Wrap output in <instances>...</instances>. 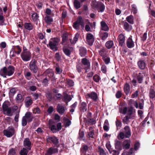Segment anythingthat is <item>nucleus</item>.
Returning <instances> with one entry per match:
<instances>
[{
    "label": "nucleus",
    "instance_id": "1",
    "mask_svg": "<svg viewBox=\"0 0 155 155\" xmlns=\"http://www.w3.org/2000/svg\"><path fill=\"white\" fill-rule=\"evenodd\" d=\"M60 120V117H54L49 120V129L52 133H56L61 130V123L59 122Z\"/></svg>",
    "mask_w": 155,
    "mask_h": 155
},
{
    "label": "nucleus",
    "instance_id": "2",
    "mask_svg": "<svg viewBox=\"0 0 155 155\" xmlns=\"http://www.w3.org/2000/svg\"><path fill=\"white\" fill-rule=\"evenodd\" d=\"M15 71V68L12 65L8 67H4L0 69V75L4 78H6V76H12Z\"/></svg>",
    "mask_w": 155,
    "mask_h": 155
},
{
    "label": "nucleus",
    "instance_id": "3",
    "mask_svg": "<svg viewBox=\"0 0 155 155\" xmlns=\"http://www.w3.org/2000/svg\"><path fill=\"white\" fill-rule=\"evenodd\" d=\"M59 43V40L57 38H52L49 41V43L47 45L48 47L50 48L54 51H56L58 50L57 45Z\"/></svg>",
    "mask_w": 155,
    "mask_h": 155
},
{
    "label": "nucleus",
    "instance_id": "4",
    "mask_svg": "<svg viewBox=\"0 0 155 155\" xmlns=\"http://www.w3.org/2000/svg\"><path fill=\"white\" fill-rule=\"evenodd\" d=\"M46 140L48 143L53 144L54 147L58 148L60 146L59 139L54 136H47L46 137Z\"/></svg>",
    "mask_w": 155,
    "mask_h": 155
},
{
    "label": "nucleus",
    "instance_id": "5",
    "mask_svg": "<svg viewBox=\"0 0 155 155\" xmlns=\"http://www.w3.org/2000/svg\"><path fill=\"white\" fill-rule=\"evenodd\" d=\"M29 68L34 73H36L39 70L37 61L35 59L31 60L29 64Z\"/></svg>",
    "mask_w": 155,
    "mask_h": 155
},
{
    "label": "nucleus",
    "instance_id": "6",
    "mask_svg": "<svg viewBox=\"0 0 155 155\" xmlns=\"http://www.w3.org/2000/svg\"><path fill=\"white\" fill-rule=\"evenodd\" d=\"M9 102L5 101L2 104V108L3 113L8 116L11 115V107H9Z\"/></svg>",
    "mask_w": 155,
    "mask_h": 155
},
{
    "label": "nucleus",
    "instance_id": "7",
    "mask_svg": "<svg viewBox=\"0 0 155 155\" xmlns=\"http://www.w3.org/2000/svg\"><path fill=\"white\" fill-rule=\"evenodd\" d=\"M91 6L94 9L99 8V11L98 12H103L105 8V6L104 4L101 2L97 3L94 2L92 3Z\"/></svg>",
    "mask_w": 155,
    "mask_h": 155
},
{
    "label": "nucleus",
    "instance_id": "8",
    "mask_svg": "<svg viewBox=\"0 0 155 155\" xmlns=\"http://www.w3.org/2000/svg\"><path fill=\"white\" fill-rule=\"evenodd\" d=\"M3 134L7 137H10L14 135L15 131L13 127H9L7 129L3 130Z\"/></svg>",
    "mask_w": 155,
    "mask_h": 155
},
{
    "label": "nucleus",
    "instance_id": "9",
    "mask_svg": "<svg viewBox=\"0 0 155 155\" xmlns=\"http://www.w3.org/2000/svg\"><path fill=\"white\" fill-rule=\"evenodd\" d=\"M45 74L48 79H51V81H54L55 80V76L54 71L50 69L47 70L45 72Z\"/></svg>",
    "mask_w": 155,
    "mask_h": 155
},
{
    "label": "nucleus",
    "instance_id": "10",
    "mask_svg": "<svg viewBox=\"0 0 155 155\" xmlns=\"http://www.w3.org/2000/svg\"><path fill=\"white\" fill-rule=\"evenodd\" d=\"M21 57L22 60L25 62L29 61L31 57V52L21 53Z\"/></svg>",
    "mask_w": 155,
    "mask_h": 155
},
{
    "label": "nucleus",
    "instance_id": "11",
    "mask_svg": "<svg viewBox=\"0 0 155 155\" xmlns=\"http://www.w3.org/2000/svg\"><path fill=\"white\" fill-rule=\"evenodd\" d=\"M74 49L72 47L69 46H64L63 48V51L64 54L67 56L70 57L71 52Z\"/></svg>",
    "mask_w": 155,
    "mask_h": 155
},
{
    "label": "nucleus",
    "instance_id": "12",
    "mask_svg": "<svg viewBox=\"0 0 155 155\" xmlns=\"http://www.w3.org/2000/svg\"><path fill=\"white\" fill-rule=\"evenodd\" d=\"M86 98H91L94 101L96 102L98 99L97 94L94 92H91L90 93L87 94L86 96Z\"/></svg>",
    "mask_w": 155,
    "mask_h": 155
},
{
    "label": "nucleus",
    "instance_id": "13",
    "mask_svg": "<svg viewBox=\"0 0 155 155\" xmlns=\"http://www.w3.org/2000/svg\"><path fill=\"white\" fill-rule=\"evenodd\" d=\"M81 64L83 65L84 67V69L88 70L90 69V62L89 60L86 58H84L81 60Z\"/></svg>",
    "mask_w": 155,
    "mask_h": 155
},
{
    "label": "nucleus",
    "instance_id": "14",
    "mask_svg": "<svg viewBox=\"0 0 155 155\" xmlns=\"http://www.w3.org/2000/svg\"><path fill=\"white\" fill-rule=\"evenodd\" d=\"M86 37V41L89 45L92 46L94 41V36L91 33H88Z\"/></svg>",
    "mask_w": 155,
    "mask_h": 155
},
{
    "label": "nucleus",
    "instance_id": "15",
    "mask_svg": "<svg viewBox=\"0 0 155 155\" xmlns=\"http://www.w3.org/2000/svg\"><path fill=\"white\" fill-rule=\"evenodd\" d=\"M11 115H15V116H19V113L20 112V109L17 106H14L11 108Z\"/></svg>",
    "mask_w": 155,
    "mask_h": 155
},
{
    "label": "nucleus",
    "instance_id": "16",
    "mask_svg": "<svg viewBox=\"0 0 155 155\" xmlns=\"http://www.w3.org/2000/svg\"><path fill=\"white\" fill-rule=\"evenodd\" d=\"M31 142L29 138H26L24 139L23 141V145L25 148L28 150H31Z\"/></svg>",
    "mask_w": 155,
    "mask_h": 155
},
{
    "label": "nucleus",
    "instance_id": "17",
    "mask_svg": "<svg viewBox=\"0 0 155 155\" xmlns=\"http://www.w3.org/2000/svg\"><path fill=\"white\" fill-rule=\"evenodd\" d=\"M58 148L51 147L47 150L45 155H52L55 153H58Z\"/></svg>",
    "mask_w": 155,
    "mask_h": 155
},
{
    "label": "nucleus",
    "instance_id": "18",
    "mask_svg": "<svg viewBox=\"0 0 155 155\" xmlns=\"http://www.w3.org/2000/svg\"><path fill=\"white\" fill-rule=\"evenodd\" d=\"M117 40L119 45L122 47L125 44V37L123 34H120L118 37Z\"/></svg>",
    "mask_w": 155,
    "mask_h": 155
},
{
    "label": "nucleus",
    "instance_id": "19",
    "mask_svg": "<svg viewBox=\"0 0 155 155\" xmlns=\"http://www.w3.org/2000/svg\"><path fill=\"white\" fill-rule=\"evenodd\" d=\"M21 48L19 46H14L11 49V50L10 52V54H11L12 51H13L15 54L19 55L21 53Z\"/></svg>",
    "mask_w": 155,
    "mask_h": 155
},
{
    "label": "nucleus",
    "instance_id": "20",
    "mask_svg": "<svg viewBox=\"0 0 155 155\" xmlns=\"http://www.w3.org/2000/svg\"><path fill=\"white\" fill-rule=\"evenodd\" d=\"M132 36L130 35L126 41L127 47L129 48H133L134 46V42L132 40Z\"/></svg>",
    "mask_w": 155,
    "mask_h": 155
},
{
    "label": "nucleus",
    "instance_id": "21",
    "mask_svg": "<svg viewBox=\"0 0 155 155\" xmlns=\"http://www.w3.org/2000/svg\"><path fill=\"white\" fill-rule=\"evenodd\" d=\"M88 117H87V118L85 117L83 118L84 121L85 123L91 125L95 124L96 123V120L95 119L90 118Z\"/></svg>",
    "mask_w": 155,
    "mask_h": 155
},
{
    "label": "nucleus",
    "instance_id": "22",
    "mask_svg": "<svg viewBox=\"0 0 155 155\" xmlns=\"http://www.w3.org/2000/svg\"><path fill=\"white\" fill-rule=\"evenodd\" d=\"M124 133L125 135V138H129L131 135V130L129 127L126 126L124 127Z\"/></svg>",
    "mask_w": 155,
    "mask_h": 155
},
{
    "label": "nucleus",
    "instance_id": "23",
    "mask_svg": "<svg viewBox=\"0 0 155 155\" xmlns=\"http://www.w3.org/2000/svg\"><path fill=\"white\" fill-rule=\"evenodd\" d=\"M33 117H23L22 120V125L25 126L27 124V122H30L32 120Z\"/></svg>",
    "mask_w": 155,
    "mask_h": 155
},
{
    "label": "nucleus",
    "instance_id": "24",
    "mask_svg": "<svg viewBox=\"0 0 155 155\" xmlns=\"http://www.w3.org/2000/svg\"><path fill=\"white\" fill-rule=\"evenodd\" d=\"M136 78L139 84H141L143 82V78L145 76L144 73H139L138 74H136Z\"/></svg>",
    "mask_w": 155,
    "mask_h": 155
},
{
    "label": "nucleus",
    "instance_id": "25",
    "mask_svg": "<svg viewBox=\"0 0 155 155\" xmlns=\"http://www.w3.org/2000/svg\"><path fill=\"white\" fill-rule=\"evenodd\" d=\"M101 31H108L109 30V28L106 23L104 21H102L101 22Z\"/></svg>",
    "mask_w": 155,
    "mask_h": 155
},
{
    "label": "nucleus",
    "instance_id": "26",
    "mask_svg": "<svg viewBox=\"0 0 155 155\" xmlns=\"http://www.w3.org/2000/svg\"><path fill=\"white\" fill-rule=\"evenodd\" d=\"M99 35L102 40L105 41L108 37L109 33L107 32H104L102 31H100Z\"/></svg>",
    "mask_w": 155,
    "mask_h": 155
},
{
    "label": "nucleus",
    "instance_id": "27",
    "mask_svg": "<svg viewBox=\"0 0 155 155\" xmlns=\"http://www.w3.org/2000/svg\"><path fill=\"white\" fill-rule=\"evenodd\" d=\"M57 110L59 113L62 114L65 111L66 108L64 106L59 104L57 105Z\"/></svg>",
    "mask_w": 155,
    "mask_h": 155
},
{
    "label": "nucleus",
    "instance_id": "28",
    "mask_svg": "<svg viewBox=\"0 0 155 155\" xmlns=\"http://www.w3.org/2000/svg\"><path fill=\"white\" fill-rule=\"evenodd\" d=\"M80 109L81 111L84 112L87 110V104L86 102H81L80 105Z\"/></svg>",
    "mask_w": 155,
    "mask_h": 155
},
{
    "label": "nucleus",
    "instance_id": "29",
    "mask_svg": "<svg viewBox=\"0 0 155 155\" xmlns=\"http://www.w3.org/2000/svg\"><path fill=\"white\" fill-rule=\"evenodd\" d=\"M124 148L129 149L130 146V140H126L124 141L123 143Z\"/></svg>",
    "mask_w": 155,
    "mask_h": 155
},
{
    "label": "nucleus",
    "instance_id": "30",
    "mask_svg": "<svg viewBox=\"0 0 155 155\" xmlns=\"http://www.w3.org/2000/svg\"><path fill=\"white\" fill-rule=\"evenodd\" d=\"M138 67L141 70L144 69L146 67L145 63L143 60H140L137 62Z\"/></svg>",
    "mask_w": 155,
    "mask_h": 155
},
{
    "label": "nucleus",
    "instance_id": "31",
    "mask_svg": "<svg viewBox=\"0 0 155 155\" xmlns=\"http://www.w3.org/2000/svg\"><path fill=\"white\" fill-rule=\"evenodd\" d=\"M44 20L45 23L48 25H50L53 21L52 18L50 16H47L45 17Z\"/></svg>",
    "mask_w": 155,
    "mask_h": 155
},
{
    "label": "nucleus",
    "instance_id": "32",
    "mask_svg": "<svg viewBox=\"0 0 155 155\" xmlns=\"http://www.w3.org/2000/svg\"><path fill=\"white\" fill-rule=\"evenodd\" d=\"M79 54L82 57H84L87 54V49L84 47H81L79 48Z\"/></svg>",
    "mask_w": 155,
    "mask_h": 155
},
{
    "label": "nucleus",
    "instance_id": "33",
    "mask_svg": "<svg viewBox=\"0 0 155 155\" xmlns=\"http://www.w3.org/2000/svg\"><path fill=\"white\" fill-rule=\"evenodd\" d=\"M75 22L79 24L82 28L84 27V21L81 16H79L78 17L76 21Z\"/></svg>",
    "mask_w": 155,
    "mask_h": 155
},
{
    "label": "nucleus",
    "instance_id": "34",
    "mask_svg": "<svg viewBox=\"0 0 155 155\" xmlns=\"http://www.w3.org/2000/svg\"><path fill=\"white\" fill-rule=\"evenodd\" d=\"M115 146L116 149L119 151H120L122 150V144L121 141L119 140L117 141L115 143Z\"/></svg>",
    "mask_w": 155,
    "mask_h": 155
},
{
    "label": "nucleus",
    "instance_id": "35",
    "mask_svg": "<svg viewBox=\"0 0 155 155\" xmlns=\"http://www.w3.org/2000/svg\"><path fill=\"white\" fill-rule=\"evenodd\" d=\"M124 91L126 95H128L130 92V86L129 84L126 83L124 85Z\"/></svg>",
    "mask_w": 155,
    "mask_h": 155
},
{
    "label": "nucleus",
    "instance_id": "36",
    "mask_svg": "<svg viewBox=\"0 0 155 155\" xmlns=\"http://www.w3.org/2000/svg\"><path fill=\"white\" fill-rule=\"evenodd\" d=\"M124 28L125 30L127 31H130L132 29V26L127 22H125L124 23Z\"/></svg>",
    "mask_w": 155,
    "mask_h": 155
},
{
    "label": "nucleus",
    "instance_id": "37",
    "mask_svg": "<svg viewBox=\"0 0 155 155\" xmlns=\"http://www.w3.org/2000/svg\"><path fill=\"white\" fill-rule=\"evenodd\" d=\"M63 122L65 127L69 126L71 124V122L70 120L67 118L66 117H64Z\"/></svg>",
    "mask_w": 155,
    "mask_h": 155
},
{
    "label": "nucleus",
    "instance_id": "38",
    "mask_svg": "<svg viewBox=\"0 0 155 155\" xmlns=\"http://www.w3.org/2000/svg\"><path fill=\"white\" fill-rule=\"evenodd\" d=\"M99 54L102 57V58L108 54L106 49L105 48H102L99 51Z\"/></svg>",
    "mask_w": 155,
    "mask_h": 155
},
{
    "label": "nucleus",
    "instance_id": "39",
    "mask_svg": "<svg viewBox=\"0 0 155 155\" xmlns=\"http://www.w3.org/2000/svg\"><path fill=\"white\" fill-rule=\"evenodd\" d=\"M3 12L2 8L0 7V25H3L4 21V18L3 15Z\"/></svg>",
    "mask_w": 155,
    "mask_h": 155
},
{
    "label": "nucleus",
    "instance_id": "40",
    "mask_svg": "<svg viewBox=\"0 0 155 155\" xmlns=\"http://www.w3.org/2000/svg\"><path fill=\"white\" fill-rule=\"evenodd\" d=\"M24 27L25 29L31 31L33 29V26L30 23L25 22L24 24Z\"/></svg>",
    "mask_w": 155,
    "mask_h": 155
},
{
    "label": "nucleus",
    "instance_id": "41",
    "mask_svg": "<svg viewBox=\"0 0 155 155\" xmlns=\"http://www.w3.org/2000/svg\"><path fill=\"white\" fill-rule=\"evenodd\" d=\"M135 112V110L132 106L129 107L127 108V114L128 115H131Z\"/></svg>",
    "mask_w": 155,
    "mask_h": 155
},
{
    "label": "nucleus",
    "instance_id": "42",
    "mask_svg": "<svg viewBox=\"0 0 155 155\" xmlns=\"http://www.w3.org/2000/svg\"><path fill=\"white\" fill-rule=\"evenodd\" d=\"M76 68L78 72L80 73L81 72L82 70L84 69V66L82 64L80 63H78L77 64L76 66Z\"/></svg>",
    "mask_w": 155,
    "mask_h": 155
},
{
    "label": "nucleus",
    "instance_id": "43",
    "mask_svg": "<svg viewBox=\"0 0 155 155\" xmlns=\"http://www.w3.org/2000/svg\"><path fill=\"white\" fill-rule=\"evenodd\" d=\"M38 14L36 12L33 13L31 15V18L33 21L34 22H36V24H37L38 20Z\"/></svg>",
    "mask_w": 155,
    "mask_h": 155
},
{
    "label": "nucleus",
    "instance_id": "44",
    "mask_svg": "<svg viewBox=\"0 0 155 155\" xmlns=\"http://www.w3.org/2000/svg\"><path fill=\"white\" fill-rule=\"evenodd\" d=\"M88 149V146L84 144L81 148V151L83 153L85 154Z\"/></svg>",
    "mask_w": 155,
    "mask_h": 155
},
{
    "label": "nucleus",
    "instance_id": "45",
    "mask_svg": "<svg viewBox=\"0 0 155 155\" xmlns=\"http://www.w3.org/2000/svg\"><path fill=\"white\" fill-rule=\"evenodd\" d=\"M149 97L152 99H153L155 97V91L154 89L150 88L149 90Z\"/></svg>",
    "mask_w": 155,
    "mask_h": 155
},
{
    "label": "nucleus",
    "instance_id": "46",
    "mask_svg": "<svg viewBox=\"0 0 155 155\" xmlns=\"http://www.w3.org/2000/svg\"><path fill=\"white\" fill-rule=\"evenodd\" d=\"M114 45V42L113 41H108L105 43V46L108 49L111 48Z\"/></svg>",
    "mask_w": 155,
    "mask_h": 155
},
{
    "label": "nucleus",
    "instance_id": "47",
    "mask_svg": "<svg viewBox=\"0 0 155 155\" xmlns=\"http://www.w3.org/2000/svg\"><path fill=\"white\" fill-rule=\"evenodd\" d=\"M126 20L128 22L131 24H133L134 23V17L132 15L127 16L126 18Z\"/></svg>",
    "mask_w": 155,
    "mask_h": 155
},
{
    "label": "nucleus",
    "instance_id": "48",
    "mask_svg": "<svg viewBox=\"0 0 155 155\" xmlns=\"http://www.w3.org/2000/svg\"><path fill=\"white\" fill-rule=\"evenodd\" d=\"M103 60L106 64H108L110 62V58L108 54L102 58Z\"/></svg>",
    "mask_w": 155,
    "mask_h": 155
},
{
    "label": "nucleus",
    "instance_id": "49",
    "mask_svg": "<svg viewBox=\"0 0 155 155\" xmlns=\"http://www.w3.org/2000/svg\"><path fill=\"white\" fill-rule=\"evenodd\" d=\"M15 100L17 103H21L23 101V100L21 94H18L15 98Z\"/></svg>",
    "mask_w": 155,
    "mask_h": 155
},
{
    "label": "nucleus",
    "instance_id": "50",
    "mask_svg": "<svg viewBox=\"0 0 155 155\" xmlns=\"http://www.w3.org/2000/svg\"><path fill=\"white\" fill-rule=\"evenodd\" d=\"M29 150H28L27 149L25 148H23V149L20 150V155H27Z\"/></svg>",
    "mask_w": 155,
    "mask_h": 155
},
{
    "label": "nucleus",
    "instance_id": "51",
    "mask_svg": "<svg viewBox=\"0 0 155 155\" xmlns=\"http://www.w3.org/2000/svg\"><path fill=\"white\" fill-rule=\"evenodd\" d=\"M74 7L77 9L81 7L80 2L78 0H74Z\"/></svg>",
    "mask_w": 155,
    "mask_h": 155
},
{
    "label": "nucleus",
    "instance_id": "52",
    "mask_svg": "<svg viewBox=\"0 0 155 155\" xmlns=\"http://www.w3.org/2000/svg\"><path fill=\"white\" fill-rule=\"evenodd\" d=\"M120 113L124 115L127 114V107H121L120 109Z\"/></svg>",
    "mask_w": 155,
    "mask_h": 155
},
{
    "label": "nucleus",
    "instance_id": "53",
    "mask_svg": "<svg viewBox=\"0 0 155 155\" xmlns=\"http://www.w3.org/2000/svg\"><path fill=\"white\" fill-rule=\"evenodd\" d=\"M50 81L49 79L46 77L42 81V83L43 85L45 87H47L48 84V81Z\"/></svg>",
    "mask_w": 155,
    "mask_h": 155
},
{
    "label": "nucleus",
    "instance_id": "54",
    "mask_svg": "<svg viewBox=\"0 0 155 155\" xmlns=\"http://www.w3.org/2000/svg\"><path fill=\"white\" fill-rule=\"evenodd\" d=\"M132 11L134 14H135L137 13V9L135 4H133L131 5Z\"/></svg>",
    "mask_w": 155,
    "mask_h": 155
},
{
    "label": "nucleus",
    "instance_id": "55",
    "mask_svg": "<svg viewBox=\"0 0 155 155\" xmlns=\"http://www.w3.org/2000/svg\"><path fill=\"white\" fill-rule=\"evenodd\" d=\"M133 117H124L123 120V122L124 124H127L129 122V119H133Z\"/></svg>",
    "mask_w": 155,
    "mask_h": 155
},
{
    "label": "nucleus",
    "instance_id": "56",
    "mask_svg": "<svg viewBox=\"0 0 155 155\" xmlns=\"http://www.w3.org/2000/svg\"><path fill=\"white\" fill-rule=\"evenodd\" d=\"M84 133L83 131L80 130L79 133V138L80 140H84V139H83L84 137Z\"/></svg>",
    "mask_w": 155,
    "mask_h": 155
},
{
    "label": "nucleus",
    "instance_id": "57",
    "mask_svg": "<svg viewBox=\"0 0 155 155\" xmlns=\"http://www.w3.org/2000/svg\"><path fill=\"white\" fill-rule=\"evenodd\" d=\"M31 74L30 72H26L25 74V78L28 80H30L31 78Z\"/></svg>",
    "mask_w": 155,
    "mask_h": 155
},
{
    "label": "nucleus",
    "instance_id": "58",
    "mask_svg": "<svg viewBox=\"0 0 155 155\" xmlns=\"http://www.w3.org/2000/svg\"><path fill=\"white\" fill-rule=\"evenodd\" d=\"M94 81L96 82H99L101 80L100 77L97 74L94 75L93 77Z\"/></svg>",
    "mask_w": 155,
    "mask_h": 155
},
{
    "label": "nucleus",
    "instance_id": "59",
    "mask_svg": "<svg viewBox=\"0 0 155 155\" xmlns=\"http://www.w3.org/2000/svg\"><path fill=\"white\" fill-rule=\"evenodd\" d=\"M98 152L99 153L100 155H106V153L105 152L103 149L100 147L98 148Z\"/></svg>",
    "mask_w": 155,
    "mask_h": 155
},
{
    "label": "nucleus",
    "instance_id": "60",
    "mask_svg": "<svg viewBox=\"0 0 155 155\" xmlns=\"http://www.w3.org/2000/svg\"><path fill=\"white\" fill-rule=\"evenodd\" d=\"M125 137V135L123 132H120L117 136V138L118 139H123Z\"/></svg>",
    "mask_w": 155,
    "mask_h": 155
},
{
    "label": "nucleus",
    "instance_id": "61",
    "mask_svg": "<svg viewBox=\"0 0 155 155\" xmlns=\"http://www.w3.org/2000/svg\"><path fill=\"white\" fill-rule=\"evenodd\" d=\"M45 95L49 101H51L52 99V96L51 93L49 91L45 93Z\"/></svg>",
    "mask_w": 155,
    "mask_h": 155
},
{
    "label": "nucleus",
    "instance_id": "62",
    "mask_svg": "<svg viewBox=\"0 0 155 155\" xmlns=\"http://www.w3.org/2000/svg\"><path fill=\"white\" fill-rule=\"evenodd\" d=\"M109 153H112V155H119L120 152L118 150H114L112 149L111 150H109Z\"/></svg>",
    "mask_w": 155,
    "mask_h": 155
},
{
    "label": "nucleus",
    "instance_id": "63",
    "mask_svg": "<svg viewBox=\"0 0 155 155\" xmlns=\"http://www.w3.org/2000/svg\"><path fill=\"white\" fill-rule=\"evenodd\" d=\"M16 150L15 148H12L10 149L8 151V154L10 155H15L16 154Z\"/></svg>",
    "mask_w": 155,
    "mask_h": 155
},
{
    "label": "nucleus",
    "instance_id": "64",
    "mask_svg": "<svg viewBox=\"0 0 155 155\" xmlns=\"http://www.w3.org/2000/svg\"><path fill=\"white\" fill-rule=\"evenodd\" d=\"M77 104V102H75L74 104L71 105V109L70 110V112L71 113H73L74 111V109L76 107Z\"/></svg>",
    "mask_w": 155,
    "mask_h": 155
}]
</instances>
